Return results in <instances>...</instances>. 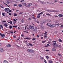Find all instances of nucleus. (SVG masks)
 <instances>
[{"instance_id": "nucleus-38", "label": "nucleus", "mask_w": 63, "mask_h": 63, "mask_svg": "<svg viewBox=\"0 0 63 63\" xmlns=\"http://www.w3.org/2000/svg\"><path fill=\"white\" fill-rule=\"evenodd\" d=\"M36 39V38H32V40L33 41V40H35V39Z\"/></svg>"}, {"instance_id": "nucleus-64", "label": "nucleus", "mask_w": 63, "mask_h": 63, "mask_svg": "<svg viewBox=\"0 0 63 63\" xmlns=\"http://www.w3.org/2000/svg\"><path fill=\"white\" fill-rule=\"evenodd\" d=\"M13 37L14 38H16V37L15 36H14Z\"/></svg>"}, {"instance_id": "nucleus-59", "label": "nucleus", "mask_w": 63, "mask_h": 63, "mask_svg": "<svg viewBox=\"0 0 63 63\" xmlns=\"http://www.w3.org/2000/svg\"><path fill=\"white\" fill-rule=\"evenodd\" d=\"M24 32H26V33H28V32H26V31H24Z\"/></svg>"}, {"instance_id": "nucleus-26", "label": "nucleus", "mask_w": 63, "mask_h": 63, "mask_svg": "<svg viewBox=\"0 0 63 63\" xmlns=\"http://www.w3.org/2000/svg\"><path fill=\"white\" fill-rule=\"evenodd\" d=\"M2 15L3 16H5V15H5V13H2Z\"/></svg>"}, {"instance_id": "nucleus-51", "label": "nucleus", "mask_w": 63, "mask_h": 63, "mask_svg": "<svg viewBox=\"0 0 63 63\" xmlns=\"http://www.w3.org/2000/svg\"><path fill=\"white\" fill-rule=\"evenodd\" d=\"M21 37H24V35H23V34H22L21 35Z\"/></svg>"}, {"instance_id": "nucleus-8", "label": "nucleus", "mask_w": 63, "mask_h": 63, "mask_svg": "<svg viewBox=\"0 0 63 63\" xmlns=\"http://www.w3.org/2000/svg\"><path fill=\"white\" fill-rule=\"evenodd\" d=\"M58 16L60 17H62V16H63V15L62 14H61L59 15Z\"/></svg>"}, {"instance_id": "nucleus-7", "label": "nucleus", "mask_w": 63, "mask_h": 63, "mask_svg": "<svg viewBox=\"0 0 63 63\" xmlns=\"http://www.w3.org/2000/svg\"><path fill=\"white\" fill-rule=\"evenodd\" d=\"M32 5V4L31 3H29V4L27 5V6L28 7H30V6H31Z\"/></svg>"}, {"instance_id": "nucleus-1", "label": "nucleus", "mask_w": 63, "mask_h": 63, "mask_svg": "<svg viewBox=\"0 0 63 63\" xmlns=\"http://www.w3.org/2000/svg\"><path fill=\"white\" fill-rule=\"evenodd\" d=\"M4 10L6 12H9L10 11V9L8 8H5Z\"/></svg>"}, {"instance_id": "nucleus-31", "label": "nucleus", "mask_w": 63, "mask_h": 63, "mask_svg": "<svg viewBox=\"0 0 63 63\" xmlns=\"http://www.w3.org/2000/svg\"><path fill=\"white\" fill-rule=\"evenodd\" d=\"M34 29V27L33 26H32L31 29Z\"/></svg>"}, {"instance_id": "nucleus-52", "label": "nucleus", "mask_w": 63, "mask_h": 63, "mask_svg": "<svg viewBox=\"0 0 63 63\" xmlns=\"http://www.w3.org/2000/svg\"><path fill=\"white\" fill-rule=\"evenodd\" d=\"M31 19V18H29V20H30Z\"/></svg>"}, {"instance_id": "nucleus-47", "label": "nucleus", "mask_w": 63, "mask_h": 63, "mask_svg": "<svg viewBox=\"0 0 63 63\" xmlns=\"http://www.w3.org/2000/svg\"><path fill=\"white\" fill-rule=\"evenodd\" d=\"M60 26V27H61L63 28V25H62L61 26Z\"/></svg>"}, {"instance_id": "nucleus-16", "label": "nucleus", "mask_w": 63, "mask_h": 63, "mask_svg": "<svg viewBox=\"0 0 63 63\" xmlns=\"http://www.w3.org/2000/svg\"><path fill=\"white\" fill-rule=\"evenodd\" d=\"M59 42H62V41L61 40V39L60 38L59 39Z\"/></svg>"}, {"instance_id": "nucleus-3", "label": "nucleus", "mask_w": 63, "mask_h": 63, "mask_svg": "<svg viewBox=\"0 0 63 63\" xmlns=\"http://www.w3.org/2000/svg\"><path fill=\"white\" fill-rule=\"evenodd\" d=\"M27 51L29 52H31V53L33 52V50L31 49H28Z\"/></svg>"}, {"instance_id": "nucleus-29", "label": "nucleus", "mask_w": 63, "mask_h": 63, "mask_svg": "<svg viewBox=\"0 0 63 63\" xmlns=\"http://www.w3.org/2000/svg\"><path fill=\"white\" fill-rule=\"evenodd\" d=\"M13 24H15L16 23V21H13Z\"/></svg>"}, {"instance_id": "nucleus-58", "label": "nucleus", "mask_w": 63, "mask_h": 63, "mask_svg": "<svg viewBox=\"0 0 63 63\" xmlns=\"http://www.w3.org/2000/svg\"><path fill=\"white\" fill-rule=\"evenodd\" d=\"M24 1H25L24 0H21L20 2H24Z\"/></svg>"}, {"instance_id": "nucleus-39", "label": "nucleus", "mask_w": 63, "mask_h": 63, "mask_svg": "<svg viewBox=\"0 0 63 63\" xmlns=\"http://www.w3.org/2000/svg\"><path fill=\"white\" fill-rule=\"evenodd\" d=\"M14 6H17V5H16V4H14Z\"/></svg>"}, {"instance_id": "nucleus-13", "label": "nucleus", "mask_w": 63, "mask_h": 63, "mask_svg": "<svg viewBox=\"0 0 63 63\" xmlns=\"http://www.w3.org/2000/svg\"><path fill=\"white\" fill-rule=\"evenodd\" d=\"M11 46L10 45H7V47H11Z\"/></svg>"}, {"instance_id": "nucleus-61", "label": "nucleus", "mask_w": 63, "mask_h": 63, "mask_svg": "<svg viewBox=\"0 0 63 63\" xmlns=\"http://www.w3.org/2000/svg\"><path fill=\"white\" fill-rule=\"evenodd\" d=\"M13 20L14 21H16V20L15 19H14Z\"/></svg>"}, {"instance_id": "nucleus-24", "label": "nucleus", "mask_w": 63, "mask_h": 63, "mask_svg": "<svg viewBox=\"0 0 63 63\" xmlns=\"http://www.w3.org/2000/svg\"><path fill=\"white\" fill-rule=\"evenodd\" d=\"M46 58H47V59H48L49 58V57H48V56H47L46 57Z\"/></svg>"}, {"instance_id": "nucleus-11", "label": "nucleus", "mask_w": 63, "mask_h": 63, "mask_svg": "<svg viewBox=\"0 0 63 63\" xmlns=\"http://www.w3.org/2000/svg\"><path fill=\"white\" fill-rule=\"evenodd\" d=\"M33 31H35V32H37V30L36 29H34L33 30Z\"/></svg>"}, {"instance_id": "nucleus-35", "label": "nucleus", "mask_w": 63, "mask_h": 63, "mask_svg": "<svg viewBox=\"0 0 63 63\" xmlns=\"http://www.w3.org/2000/svg\"><path fill=\"white\" fill-rule=\"evenodd\" d=\"M49 63H52V61H50V60H49Z\"/></svg>"}, {"instance_id": "nucleus-37", "label": "nucleus", "mask_w": 63, "mask_h": 63, "mask_svg": "<svg viewBox=\"0 0 63 63\" xmlns=\"http://www.w3.org/2000/svg\"><path fill=\"white\" fill-rule=\"evenodd\" d=\"M58 47H59L61 48V46L60 45H59L58 46Z\"/></svg>"}, {"instance_id": "nucleus-43", "label": "nucleus", "mask_w": 63, "mask_h": 63, "mask_svg": "<svg viewBox=\"0 0 63 63\" xmlns=\"http://www.w3.org/2000/svg\"><path fill=\"white\" fill-rule=\"evenodd\" d=\"M46 42V41H42V43H45V42Z\"/></svg>"}, {"instance_id": "nucleus-55", "label": "nucleus", "mask_w": 63, "mask_h": 63, "mask_svg": "<svg viewBox=\"0 0 63 63\" xmlns=\"http://www.w3.org/2000/svg\"><path fill=\"white\" fill-rule=\"evenodd\" d=\"M56 47H55V46H53V48H55Z\"/></svg>"}, {"instance_id": "nucleus-57", "label": "nucleus", "mask_w": 63, "mask_h": 63, "mask_svg": "<svg viewBox=\"0 0 63 63\" xmlns=\"http://www.w3.org/2000/svg\"><path fill=\"white\" fill-rule=\"evenodd\" d=\"M52 12H57V11H55V10H53V11H52Z\"/></svg>"}, {"instance_id": "nucleus-40", "label": "nucleus", "mask_w": 63, "mask_h": 63, "mask_svg": "<svg viewBox=\"0 0 63 63\" xmlns=\"http://www.w3.org/2000/svg\"><path fill=\"white\" fill-rule=\"evenodd\" d=\"M23 4L24 5V6H26V4L25 3H23Z\"/></svg>"}, {"instance_id": "nucleus-10", "label": "nucleus", "mask_w": 63, "mask_h": 63, "mask_svg": "<svg viewBox=\"0 0 63 63\" xmlns=\"http://www.w3.org/2000/svg\"><path fill=\"white\" fill-rule=\"evenodd\" d=\"M3 63H8V61H7L4 60L3 61Z\"/></svg>"}, {"instance_id": "nucleus-6", "label": "nucleus", "mask_w": 63, "mask_h": 63, "mask_svg": "<svg viewBox=\"0 0 63 63\" xmlns=\"http://www.w3.org/2000/svg\"><path fill=\"white\" fill-rule=\"evenodd\" d=\"M4 26L6 27H7V26H8V25L7 24H6V23L4 24Z\"/></svg>"}, {"instance_id": "nucleus-53", "label": "nucleus", "mask_w": 63, "mask_h": 63, "mask_svg": "<svg viewBox=\"0 0 63 63\" xmlns=\"http://www.w3.org/2000/svg\"><path fill=\"white\" fill-rule=\"evenodd\" d=\"M44 36V37H45V38H47V35Z\"/></svg>"}, {"instance_id": "nucleus-4", "label": "nucleus", "mask_w": 63, "mask_h": 63, "mask_svg": "<svg viewBox=\"0 0 63 63\" xmlns=\"http://www.w3.org/2000/svg\"><path fill=\"white\" fill-rule=\"evenodd\" d=\"M0 35L2 37H5V34H2L1 33H0Z\"/></svg>"}, {"instance_id": "nucleus-17", "label": "nucleus", "mask_w": 63, "mask_h": 63, "mask_svg": "<svg viewBox=\"0 0 63 63\" xmlns=\"http://www.w3.org/2000/svg\"><path fill=\"white\" fill-rule=\"evenodd\" d=\"M46 11H47V12H52V11L48 10H47Z\"/></svg>"}, {"instance_id": "nucleus-50", "label": "nucleus", "mask_w": 63, "mask_h": 63, "mask_svg": "<svg viewBox=\"0 0 63 63\" xmlns=\"http://www.w3.org/2000/svg\"><path fill=\"white\" fill-rule=\"evenodd\" d=\"M44 62L45 63H47V61L45 60H44Z\"/></svg>"}, {"instance_id": "nucleus-41", "label": "nucleus", "mask_w": 63, "mask_h": 63, "mask_svg": "<svg viewBox=\"0 0 63 63\" xmlns=\"http://www.w3.org/2000/svg\"><path fill=\"white\" fill-rule=\"evenodd\" d=\"M55 25H58V26H59V25H60L59 24H55Z\"/></svg>"}, {"instance_id": "nucleus-63", "label": "nucleus", "mask_w": 63, "mask_h": 63, "mask_svg": "<svg viewBox=\"0 0 63 63\" xmlns=\"http://www.w3.org/2000/svg\"><path fill=\"white\" fill-rule=\"evenodd\" d=\"M12 12V10H10L9 11V12Z\"/></svg>"}, {"instance_id": "nucleus-5", "label": "nucleus", "mask_w": 63, "mask_h": 63, "mask_svg": "<svg viewBox=\"0 0 63 63\" xmlns=\"http://www.w3.org/2000/svg\"><path fill=\"white\" fill-rule=\"evenodd\" d=\"M0 51H1V52H3L4 51V50L3 48H0Z\"/></svg>"}, {"instance_id": "nucleus-20", "label": "nucleus", "mask_w": 63, "mask_h": 63, "mask_svg": "<svg viewBox=\"0 0 63 63\" xmlns=\"http://www.w3.org/2000/svg\"><path fill=\"white\" fill-rule=\"evenodd\" d=\"M16 27H17V26H13V28H14V27H15V28H16Z\"/></svg>"}, {"instance_id": "nucleus-62", "label": "nucleus", "mask_w": 63, "mask_h": 63, "mask_svg": "<svg viewBox=\"0 0 63 63\" xmlns=\"http://www.w3.org/2000/svg\"><path fill=\"white\" fill-rule=\"evenodd\" d=\"M24 42H25V43H27V41H24Z\"/></svg>"}, {"instance_id": "nucleus-12", "label": "nucleus", "mask_w": 63, "mask_h": 63, "mask_svg": "<svg viewBox=\"0 0 63 63\" xmlns=\"http://www.w3.org/2000/svg\"><path fill=\"white\" fill-rule=\"evenodd\" d=\"M26 39V40H31V38H25L24 39Z\"/></svg>"}, {"instance_id": "nucleus-25", "label": "nucleus", "mask_w": 63, "mask_h": 63, "mask_svg": "<svg viewBox=\"0 0 63 63\" xmlns=\"http://www.w3.org/2000/svg\"><path fill=\"white\" fill-rule=\"evenodd\" d=\"M55 45H56V44L55 43H53V46H55Z\"/></svg>"}, {"instance_id": "nucleus-42", "label": "nucleus", "mask_w": 63, "mask_h": 63, "mask_svg": "<svg viewBox=\"0 0 63 63\" xmlns=\"http://www.w3.org/2000/svg\"><path fill=\"white\" fill-rule=\"evenodd\" d=\"M8 23H12V21H10V22H8Z\"/></svg>"}, {"instance_id": "nucleus-56", "label": "nucleus", "mask_w": 63, "mask_h": 63, "mask_svg": "<svg viewBox=\"0 0 63 63\" xmlns=\"http://www.w3.org/2000/svg\"><path fill=\"white\" fill-rule=\"evenodd\" d=\"M7 3L8 4H9V3H10V2H9V1H7Z\"/></svg>"}, {"instance_id": "nucleus-22", "label": "nucleus", "mask_w": 63, "mask_h": 63, "mask_svg": "<svg viewBox=\"0 0 63 63\" xmlns=\"http://www.w3.org/2000/svg\"><path fill=\"white\" fill-rule=\"evenodd\" d=\"M40 59L41 60H43V57H42L41 56H40Z\"/></svg>"}, {"instance_id": "nucleus-54", "label": "nucleus", "mask_w": 63, "mask_h": 63, "mask_svg": "<svg viewBox=\"0 0 63 63\" xmlns=\"http://www.w3.org/2000/svg\"><path fill=\"white\" fill-rule=\"evenodd\" d=\"M23 14V12H20V13H19V14Z\"/></svg>"}, {"instance_id": "nucleus-27", "label": "nucleus", "mask_w": 63, "mask_h": 63, "mask_svg": "<svg viewBox=\"0 0 63 63\" xmlns=\"http://www.w3.org/2000/svg\"><path fill=\"white\" fill-rule=\"evenodd\" d=\"M23 21H24V20H23V19H22L21 20V21L22 23H23V22H24Z\"/></svg>"}, {"instance_id": "nucleus-33", "label": "nucleus", "mask_w": 63, "mask_h": 63, "mask_svg": "<svg viewBox=\"0 0 63 63\" xmlns=\"http://www.w3.org/2000/svg\"><path fill=\"white\" fill-rule=\"evenodd\" d=\"M32 18H33V19H34L35 20H36V18H35V17H32Z\"/></svg>"}, {"instance_id": "nucleus-32", "label": "nucleus", "mask_w": 63, "mask_h": 63, "mask_svg": "<svg viewBox=\"0 0 63 63\" xmlns=\"http://www.w3.org/2000/svg\"><path fill=\"white\" fill-rule=\"evenodd\" d=\"M14 16H17V14L15 13L14 15Z\"/></svg>"}, {"instance_id": "nucleus-28", "label": "nucleus", "mask_w": 63, "mask_h": 63, "mask_svg": "<svg viewBox=\"0 0 63 63\" xmlns=\"http://www.w3.org/2000/svg\"><path fill=\"white\" fill-rule=\"evenodd\" d=\"M0 26L2 28H3V25H0Z\"/></svg>"}, {"instance_id": "nucleus-30", "label": "nucleus", "mask_w": 63, "mask_h": 63, "mask_svg": "<svg viewBox=\"0 0 63 63\" xmlns=\"http://www.w3.org/2000/svg\"><path fill=\"white\" fill-rule=\"evenodd\" d=\"M46 15H48V16H51V15L49 14H47Z\"/></svg>"}, {"instance_id": "nucleus-23", "label": "nucleus", "mask_w": 63, "mask_h": 63, "mask_svg": "<svg viewBox=\"0 0 63 63\" xmlns=\"http://www.w3.org/2000/svg\"><path fill=\"white\" fill-rule=\"evenodd\" d=\"M51 24L50 23H47V25H48V26H49Z\"/></svg>"}, {"instance_id": "nucleus-21", "label": "nucleus", "mask_w": 63, "mask_h": 63, "mask_svg": "<svg viewBox=\"0 0 63 63\" xmlns=\"http://www.w3.org/2000/svg\"><path fill=\"white\" fill-rule=\"evenodd\" d=\"M32 26H29V27L30 29H31L32 28Z\"/></svg>"}, {"instance_id": "nucleus-18", "label": "nucleus", "mask_w": 63, "mask_h": 63, "mask_svg": "<svg viewBox=\"0 0 63 63\" xmlns=\"http://www.w3.org/2000/svg\"><path fill=\"white\" fill-rule=\"evenodd\" d=\"M9 28L10 29H12V26H9Z\"/></svg>"}, {"instance_id": "nucleus-46", "label": "nucleus", "mask_w": 63, "mask_h": 63, "mask_svg": "<svg viewBox=\"0 0 63 63\" xmlns=\"http://www.w3.org/2000/svg\"><path fill=\"white\" fill-rule=\"evenodd\" d=\"M10 32L11 34H13V32Z\"/></svg>"}, {"instance_id": "nucleus-60", "label": "nucleus", "mask_w": 63, "mask_h": 63, "mask_svg": "<svg viewBox=\"0 0 63 63\" xmlns=\"http://www.w3.org/2000/svg\"><path fill=\"white\" fill-rule=\"evenodd\" d=\"M56 46V47H58V45H57L56 44V46Z\"/></svg>"}, {"instance_id": "nucleus-19", "label": "nucleus", "mask_w": 63, "mask_h": 63, "mask_svg": "<svg viewBox=\"0 0 63 63\" xmlns=\"http://www.w3.org/2000/svg\"><path fill=\"white\" fill-rule=\"evenodd\" d=\"M29 45L30 46H33V45H32V44H31V43H29Z\"/></svg>"}, {"instance_id": "nucleus-2", "label": "nucleus", "mask_w": 63, "mask_h": 63, "mask_svg": "<svg viewBox=\"0 0 63 63\" xmlns=\"http://www.w3.org/2000/svg\"><path fill=\"white\" fill-rule=\"evenodd\" d=\"M38 0V1H39L40 2V3L41 4H43V5H45V4H46V3H45V2H43V1H40V0Z\"/></svg>"}, {"instance_id": "nucleus-49", "label": "nucleus", "mask_w": 63, "mask_h": 63, "mask_svg": "<svg viewBox=\"0 0 63 63\" xmlns=\"http://www.w3.org/2000/svg\"><path fill=\"white\" fill-rule=\"evenodd\" d=\"M58 55H59V56H61V55L60 54H58Z\"/></svg>"}, {"instance_id": "nucleus-34", "label": "nucleus", "mask_w": 63, "mask_h": 63, "mask_svg": "<svg viewBox=\"0 0 63 63\" xmlns=\"http://www.w3.org/2000/svg\"><path fill=\"white\" fill-rule=\"evenodd\" d=\"M43 14V12H41V13H40L38 15L39 16H40V14Z\"/></svg>"}, {"instance_id": "nucleus-9", "label": "nucleus", "mask_w": 63, "mask_h": 63, "mask_svg": "<svg viewBox=\"0 0 63 63\" xmlns=\"http://www.w3.org/2000/svg\"><path fill=\"white\" fill-rule=\"evenodd\" d=\"M53 26H52V25H51L50 24L49 25V27H54V26H53V24L52 25Z\"/></svg>"}, {"instance_id": "nucleus-44", "label": "nucleus", "mask_w": 63, "mask_h": 63, "mask_svg": "<svg viewBox=\"0 0 63 63\" xmlns=\"http://www.w3.org/2000/svg\"><path fill=\"white\" fill-rule=\"evenodd\" d=\"M52 42L53 43H56V41H53Z\"/></svg>"}, {"instance_id": "nucleus-15", "label": "nucleus", "mask_w": 63, "mask_h": 63, "mask_svg": "<svg viewBox=\"0 0 63 63\" xmlns=\"http://www.w3.org/2000/svg\"><path fill=\"white\" fill-rule=\"evenodd\" d=\"M52 50L53 51H56V49L54 48H53L52 49Z\"/></svg>"}, {"instance_id": "nucleus-45", "label": "nucleus", "mask_w": 63, "mask_h": 63, "mask_svg": "<svg viewBox=\"0 0 63 63\" xmlns=\"http://www.w3.org/2000/svg\"><path fill=\"white\" fill-rule=\"evenodd\" d=\"M47 43L48 44H49L50 43V42L48 41L47 42Z\"/></svg>"}, {"instance_id": "nucleus-48", "label": "nucleus", "mask_w": 63, "mask_h": 63, "mask_svg": "<svg viewBox=\"0 0 63 63\" xmlns=\"http://www.w3.org/2000/svg\"><path fill=\"white\" fill-rule=\"evenodd\" d=\"M9 15H10H10H12V14L10 13H9Z\"/></svg>"}, {"instance_id": "nucleus-14", "label": "nucleus", "mask_w": 63, "mask_h": 63, "mask_svg": "<svg viewBox=\"0 0 63 63\" xmlns=\"http://www.w3.org/2000/svg\"><path fill=\"white\" fill-rule=\"evenodd\" d=\"M18 6L19 7H20L21 8L22 7V5H21L20 4H18Z\"/></svg>"}, {"instance_id": "nucleus-36", "label": "nucleus", "mask_w": 63, "mask_h": 63, "mask_svg": "<svg viewBox=\"0 0 63 63\" xmlns=\"http://www.w3.org/2000/svg\"><path fill=\"white\" fill-rule=\"evenodd\" d=\"M37 18H40V16H37Z\"/></svg>"}]
</instances>
